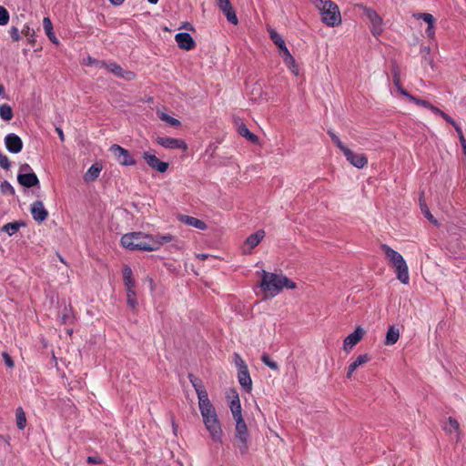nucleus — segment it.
Segmentation results:
<instances>
[{"label":"nucleus","instance_id":"obj_1","mask_svg":"<svg viewBox=\"0 0 466 466\" xmlns=\"http://www.w3.org/2000/svg\"><path fill=\"white\" fill-rule=\"evenodd\" d=\"M198 406L204 424L211 439L216 442H221L223 431L213 404L209 399L205 400L204 398L202 401H199Z\"/></svg>","mask_w":466,"mask_h":466},{"label":"nucleus","instance_id":"obj_2","mask_svg":"<svg viewBox=\"0 0 466 466\" xmlns=\"http://www.w3.org/2000/svg\"><path fill=\"white\" fill-rule=\"evenodd\" d=\"M260 288L264 292L268 293L271 297H275L283 290V288L295 289L297 284L284 275L262 270Z\"/></svg>","mask_w":466,"mask_h":466},{"label":"nucleus","instance_id":"obj_3","mask_svg":"<svg viewBox=\"0 0 466 466\" xmlns=\"http://www.w3.org/2000/svg\"><path fill=\"white\" fill-rule=\"evenodd\" d=\"M380 248L384 251L386 258L389 259L390 266L395 268L397 279L402 284H409V268L403 257L386 244H381Z\"/></svg>","mask_w":466,"mask_h":466},{"label":"nucleus","instance_id":"obj_4","mask_svg":"<svg viewBox=\"0 0 466 466\" xmlns=\"http://www.w3.org/2000/svg\"><path fill=\"white\" fill-rule=\"evenodd\" d=\"M321 15L322 22L328 26L334 27L341 23L339 6L331 0H312Z\"/></svg>","mask_w":466,"mask_h":466},{"label":"nucleus","instance_id":"obj_5","mask_svg":"<svg viewBox=\"0 0 466 466\" xmlns=\"http://www.w3.org/2000/svg\"><path fill=\"white\" fill-rule=\"evenodd\" d=\"M151 235L143 232L127 233L121 238V244L129 250L155 251L156 247H151Z\"/></svg>","mask_w":466,"mask_h":466},{"label":"nucleus","instance_id":"obj_6","mask_svg":"<svg viewBox=\"0 0 466 466\" xmlns=\"http://www.w3.org/2000/svg\"><path fill=\"white\" fill-rule=\"evenodd\" d=\"M248 437L249 433L244 419L236 420V446L238 448L241 454L248 453Z\"/></svg>","mask_w":466,"mask_h":466},{"label":"nucleus","instance_id":"obj_7","mask_svg":"<svg viewBox=\"0 0 466 466\" xmlns=\"http://www.w3.org/2000/svg\"><path fill=\"white\" fill-rule=\"evenodd\" d=\"M17 180L22 186L25 187H31L39 183L35 173L28 164H23L20 167L17 175Z\"/></svg>","mask_w":466,"mask_h":466},{"label":"nucleus","instance_id":"obj_8","mask_svg":"<svg viewBox=\"0 0 466 466\" xmlns=\"http://www.w3.org/2000/svg\"><path fill=\"white\" fill-rule=\"evenodd\" d=\"M363 15L370 23V30L373 35L378 36L383 31V20L381 16L370 7H363Z\"/></svg>","mask_w":466,"mask_h":466},{"label":"nucleus","instance_id":"obj_9","mask_svg":"<svg viewBox=\"0 0 466 466\" xmlns=\"http://www.w3.org/2000/svg\"><path fill=\"white\" fill-rule=\"evenodd\" d=\"M109 151L114 155L116 159L122 166H133L136 164V161L130 153L119 145H112L109 148Z\"/></svg>","mask_w":466,"mask_h":466},{"label":"nucleus","instance_id":"obj_10","mask_svg":"<svg viewBox=\"0 0 466 466\" xmlns=\"http://www.w3.org/2000/svg\"><path fill=\"white\" fill-rule=\"evenodd\" d=\"M343 155L357 168H362L368 164V158L364 154L355 153L349 147L343 152Z\"/></svg>","mask_w":466,"mask_h":466},{"label":"nucleus","instance_id":"obj_11","mask_svg":"<svg viewBox=\"0 0 466 466\" xmlns=\"http://www.w3.org/2000/svg\"><path fill=\"white\" fill-rule=\"evenodd\" d=\"M143 157L147 164L153 169L164 173L168 168V164L167 162L161 161L159 158L156 157L155 154L147 151L143 154Z\"/></svg>","mask_w":466,"mask_h":466},{"label":"nucleus","instance_id":"obj_12","mask_svg":"<svg viewBox=\"0 0 466 466\" xmlns=\"http://www.w3.org/2000/svg\"><path fill=\"white\" fill-rule=\"evenodd\" d=\"M365 334V330L360 327H357L355 330L349 334L343 341V349L346 351L350 350L356 344H358Z\"/></svg>","mask_w":466,"mask_h":466},{"label":"nucleus","instance_id":"obj_13","mask_svg":"<svg viewBox=\"0 0 466 466\" xmlns=\"http://www.w3.org/2000/svg\"><path fill=\"white\" fill-rule=\"evenodd\" d=\"M218 6L232 25H238V19L230 0H218Z\"/></svg>","mask_w":466,"mask_h":466},{"label":"nucleus","instance_id":"obj_14","mask_svg":"<svg viewBox=\"0 0 466 466\" xmlns=\"http://www.w3.org/2000/svg\"><path fill=\"white\" fill-rule=\"evenodd\" d=\"M157 142L165 148H180L187 150V146L182 139L168 137H157Z\"/></svg>","mask_w":466,"mask_h":466},{"label":"nucleus","instance_id":"obj_15","mask_svg":"<svg viewBox=\"0 0 466 466\" xmlns=\"http://www.w3.org/2000/svg\"><path fill=\"white\" fill-rule=\"evenodd\" d=\"M5 143L6 149L13 154H17L21 152L23 148V141L22 139L15 134L10 133L5 136Z\"/></svg>","mask_w":466,"mask_h":466},{"label":"nucleus","instance_id":"obj_16","mask_svg":"<svg viewBox=\"0 0 466 466\" xmlns=\"http://www.w3.org/2000/svg\"><path fill=\"white\" fill-rule=\"evenodd\" d=\"M177 46L184 50H191L195 47L196 43L188 33H177L175 35Z\"/></svg>","mask_w":466,"mask_h":466},{"label":"nucleus","instance_id":"obj_17","mask_svg":"<svg viewBox=\"0 0 466 466\" xmlns=\"http://www.w3.org/2000/svg\"><path fill=\"white\" fill-rule=\"evenodd\" d=\"M101 66L102 67H105L106 69H107L108 71L112 72L114 75L117 76H121V77H124L126 79H132L134 77V73L131 72V71H124L123 68L116 64V63H106V62H101Z\"/></svg>","mask_w":466,"mask_h":466},{"label":"nucleus","instance_id":"obj_18","mask_svg":"<svg viewBox=\"0 0 466 466\" xmlns=\"http://www.w3.org/2000/svg\"><path fill=\"white\" fill-rule=\"evenodd\" d=\"M150 240L151 247H156V250L159 249V248L164 244L177 241V238L169 233L165 235H151Z\"/></svg>","mask_w":466,"mask_h":466},{"label":"nucleus","instance_id":"obj_19","mask_svg":"<svg viewBox=\"0 0 466 466\" xmlns=\"http://www.w3.org/2000/svg\"><path fill=\"white\" fill-rule=\"evenodd\" d=\"M414 17L417 19H422L424 22L428 24V26L425 30V33L429 38H433L435 35V30H434V23L435 19L432 15L429 13H419L414 15Z\"/></svg>","mask_w":466,"mask_h":466},{"label":"nucleus","instance_id":"obj_20","mask_svg":"<svg viewBox=\"0 0 466 466\" xmlns=\"http://www.w3.org/2000/svg\"><path fill=\"white\" fill-rule=\"evenodd\" d=\"M189 380L196 390L198 402L202 401V400L205 398V400L208 399V391L206 390L205 387L203 386L202 380L197 377H195L193 374L188 375Z\"/></svg>","mask_w":466,"mask_h":466},{"label":"nucleus","instance_id":"obj_21","mask_svg":"<svg viewBox=\"0 0 466 466\" xmlns=\"http://www.w3.org/2000/svg\"><path fill=\"white\" fill-rule=\"evenodd\" d=\"M238 380L240 386L246 392H250L252 390V380L249 375L248 368L238 371Z\"/></svg>","mask_w":466,"mask_h":466},{"label":"nucleus","instance_id":"obj_22","mask_svg":"<svg viewBox=\"0 0 466 466\" xmlns=\"http://www.w3.org/2000/svg\"><path fill=\"white\" fill-rule=\"evenodd\" d=\"M178 219H179V221H181L188 226L194 227V228L201 229V230H204L207 228V225L204 221H202L197 218H194V217H190L187 215H179Z\"/></svg>","mask_w":466,"mask_h":466},{"label":"nucleus","instance_id":"obj_23","mask_svg":"<svg viewBox=\"0 0 466 466\" xmlns=\"http://www.w3.org/2000/svg\"><path fill=\"white\" fill-rule=\"evenodd\" d=\"M265 235V231L259 229L247 238L245 244L249 247V249L248 251V253H250L251 249L260 243V241L264 238Z\"/></svg>","mask_w":466,"mask_h":466},{"label":"nucleus","instance_id":"obj_24","mask_svg":"<svg viewBox=\"0 0 466 466\" xmlns=\"http://www.w3.org/2000/svg\"><path fill=\"white\" fill-rule=\"evenodd\" d=\"M43 27L48 39L55 45H59V40L53 31V25L49 17H44Z\"/></svg>","mask_w":466,"mask_h":466},{"label":"nucleus","instance_id":"obj_25","mask_svg":"<svg viewBox=\"0 0 466 466\" xmlns=\"http://www.w3.org/2000/svg\"><path fill=\"white\" fill-rule=\"evenodd\" d=\"M238 131L240 136L247 138L252 144H258V137L251 133L244 123H240V125H238Z\"/></svg>","mask_w":466,"mask_h":466},{"label":"nucleus","instance_id":"obj_26","mask_svg":"<svg viewBox=\"0 0 466 466\" xmlns=\"http://www.w3.org/2000/svg\"><path fill=\"white\" fill-rule=\"evenodd\" d=\"M400 338V329L395 326H390L388 329L385 338V345H393L395 344Z\"/></svg>","mask_w":466,"mask_h":466},{"label":"nucleus","instance_id":"obj_27","mask_svg":"<svg viewBox=\"0 0 466 466\" xmlns=\"http://www.w3.org/2000/svg\"><path fill=\"white\" fill-rule=\"evenodd\" d=\"M230 410L232 412V416L235 420H242V414H241V404L238 398V395H236L235 398L230 401Z\"/></svg>","mask_w":466,"mask_h":466},{"label":"nucleus","instance_id":"obj_28","mask_svg":"<svg viewBox=\"0 0 466 466\" xmlns=\"http://www.w3.org/2000/svg\"><path fill=\"white\" fill-rule=\"evenodd\" d=\"M31 212L35 220L38 222L44 221L48 215L45 206H32Z\"/></svg>","mask_w":466,"mask_h":466},{"label":"nucleus","instance_id":"obj_29","mask_svg":"<svg viewBox=\"0 0 466 466\" xmlns=\"http://www.w3.org/2000/svg\"><path fill=\"white\" fill-rule=\"evenodd\" d=\"M124 285L127 289H135V280L133 279L132 269L128 266L123 268Z\"/></svg>","mask_w":466,"mask_h":466},{"label":"nucleus","instance_id":"obj_30","mask_svg":"<svg viewBox=\"0 0 466 466\" xmlns=\"http://www.w3.org/2000/svg\"><path fill=\"white\" fill-rule=\"evenodd\" d=\"M442 428L447 433L451 434L455 431L458 436L460 434V424L458 420L452 417L448 418V421L443 423Z\"/></svg>","mask_w":466,"mask_h":466},{"label":"nucleus","instance_id":"obj_31","mask_svg":"<svg viewBox=\"0 0 466 466\" xmlns=\"http://www.w3.org/2000/svg\"><path fill=\"white\" fill-rule=\"evenodd\" d=\"M25 223L23 221L17 220L14 222L7 223L4 225L1 228L3 232L7 233L9 236L14 235L16 233L21 227H24Z\"/></svg>","mask_w":466,"mask_h":466},{"label":"nucleus","instance_id":"obj_32","mask_svg":"<svg viewBox=\"0 0 466 466\" xmlns=\"http://www.w3.org/2000/svg\"><path fill=\"white\" fill-rule=\"evenodd\" d=\"M101 171V167H99L96 164L92 165L85 174L86 181H93L98 177Z\"/></svg>","mask_w":466,"mask_h":466},{"label":"nucleus","instance_id":"obj_33","mask_svg":"<svg viewBox=\"0 0 466 466\" xmlns=\"http://www.w3.org/2000/svg\"><path fill=\"white\" fill-rule=\"evenodd\" d=\"M14 116L12 107L7 104L0 105V118L4 121H10Z\"/></svg>","mask_w":466,"mask_h":466},{"label":"nucleus","instance_id":"obj_34","mask_svg":"<svg viewBox=\"0 0 466 466\" xmlns=\"http://www.w3.org/2000/svg\"><path fill=\"white\" fill-rule=\"evenodd\" d=\"M16 426L19 430H24L26 425L25 413L22 407L15 410Z\"/></svg>","mask_w":466,"mask_h":466},{"label":"nucleus","instance_id":"obj_35","mask_svg":"<svg viewBox=\"0 0 466 466\" xmlns=\"http://www.w3.org/2000/svg\"><path fill=\"white\" fill-rule=\"evenodd\" d=\"M393 83L397 88V90L404 96L408 97L410 93H408L400 85V78L399 75V71L397 68L393 70Z\"/></svg>","mask_w":466,"mask_h":466},{"label":"nucleus","instance_id":"obj_36","mask_svg":"<svg viewBox=\"0 0 466 466\" xmlns=\"http://www.w3.org/2000/svg\"><path fill=\"white\" fill-rule=\"evenodd\" d=\"M370 360V357L369 354H361L359 355L356 360L350 364L351 367V370H357L360 366L367 363Z\"/></svg>","mask_w":466,"mask_h":466},{"label":"nucleus","instance_id":"obj_37","mask_svg":"<svg viewBox=\"0 0 466 466\" xmlns=\"http://www.w3.org/2000/svg\"><path fill=\"white\" fill-rule=\"evenodd\" d=\"M283 62L293 75L298 76L299 74V66L297 65L293 56L288 57L287 59L283 60Z\"/></svg>","mask_w":466,"mask_h":466},{"label":"nucleus","instance_id":"obj_38","mask_svg":"<svg viewBox=\"0 0 466 466\" xmlns=\"http://www.w3.org/2000/svg\"><path fill=\"white\" fill-rule=\"evenodd\" d=\"M269 35H270L271 40L274 42V44L278 46V48L279 50L281 48H283L284 46H286V43H285L284 39L276 31L270 30Z\"/></svg>","mask_w":466,"mask_h":466},{"label":"nucleus","instance_id":"obj_39","mask_svg":"<svg viewBox=\"0 0 466 466\" xmlns=\"http://www.w3.org/2000/svg\"><path fill=\"white\" fill-rule=\"evenodd\" d=\"M127 301L130 308L135 309L137 306V300L136 299V291L134 289H127Z\"/></svg>","mask_w":466,"mask_h":466},{"label":"nucleus","instance_id":"obj_40","mask_svg":"<svg viewBox=\"0 0 466 466\" xmlns=\"http://www.w3.org/2000/svg\"><path fill=\"white\" fill-rule=\"evenodd\" d=\"M421 213L424 215V217L434 226H439V221L435 218V217L432 215L431 211L429 208V206H420Z\"/></svg>","mask_w":466,"mask_h":466},{"label":"nucleus","instance_id":"obj_41","mask_svg":"<svg viewBox=\"0 0 466 466\" xmlns=\"http://www.w3.org/2000/svg\"><path fill=\"white\" fill-rule=\"evenodd\" d=\"M328 135L342 153L348 148L332 130H329Z\"/></svg>","mask_w":466,"mask_h":466},{"label":"nucleus","instance_id":"obj_42","mask_svg":"<svg viewBox=\"0 0 466 466\" xmlns=\"http://www.w3.org/2000/svg\"><path fill=\"white\" fill-rule=\"evenodd\" d=\"M261 361L273 370H277L279 369L278 363L272 360L267 353L262 354Z\"/></svg>","mask_w":466,"mask_h":466},{"label":"nucleus","instance_id":"obj_43","mask_svg":"<svg viewBox=\"0 0 466 466\" xmlns=\"http://www.w3.org/2000/svg\"><path fill=\"white\" fill-rule=\"evenodd\" d=\"M407 98L410 101L415 103L416 105L423 106V107L428 108V109L430 108V106L431 105L429 101L418 98V97H416V96H412L410 94L409 95V96Z\"/></svg>","mask_w":466,"mask_h":466},{"label":"nucleus","instance_id":"obj_44","mask_svg":"<svg viewBox=\"0 0 466 466\" xmlns=\"http://www.w3.org/2000/svg\"><path fill=\"white\" fill-rule=\"evenodd\" d=\"M234 362L238 370L248 369V365L238 353H234Z\"/></svg>","mask_w":466,"mask_h":466},{"label":"nucleus","instance_id":"obj_45","mask_svg":"<svg viewBox=\"0 0 466 466\" xmlns=\"http://www.w3.org/2000/svg\"><path fill=\"white\" fill-rule=\"evenodd\" d=\"M161 120L166 121L173 127H177L180 125L179 120L168 116L167 114L162 113L160 116Z\"/></svg>","mask_w":466,"mask_h":466},{"label":"nucleus","instance_id":"obj_46","mask_svg":"<svg viewBox=\"0 0 466 466\" xmlns=\"http://www.w3.org/2000/svg\"><path fill=\"white\" fill-rule=\"evenodd\" d=\"M9 21V13L7 12V10L3 7V6H0V25H5L8 23Z\"/></svg>","mask_w":466,"mask_h":466},{"label":"nucleus","instance_id":"obj_47","mask_svg":"<svg viewBox=\"0 0 466 466\" xmlns=\"http://www.w3.org/2000/svg\"><path fill=\"white\" fill-rule=\"evenodd\" d=\"M0 167L4 169H8L10 167V162L6 156L0 153Z\"/></svg>","mask_w":466,"mask_h":466},{"label":"nucleus","instance_id":"obj_48","mask_svg":"<svg viewBox=\"0 0 466 466\" xmlns=\"http://www.w3.org/2000/svg\"><path fill=\"white\" fill-rule=\"evenodd\" d=\"M21 34H23L26 37H33L35 35V31L28 25H24Z\"/></svg>","mask_w":466,"mask_h":466},{"label":"nucleus","instance_id":"obj_49","mask_svg":"<svg viewBox=\"0 0 466 466\" xmlns=\"http://www.w3.org/2000/svg\"><path fill=\"white\" fill-rule=\"evenodd\" d=\"M2 356L7 367L13 368L15 366L14 360L7 352H3Z\"/></svg>","mask_w":466,"mask_h":466},{"label":"nucleus","instance_id":"obj_50","mask_svg":"<svg viewBox=\"0 0 466 466\" xmlns=\"http://www.w3.org/2000/svg\"><path fill=\"white\" fill-rule=\"evenodd\" d=\"M10 35L12 37V39L14 41H18L20 40V33H19V30L18 28L13 26L11 29H10Z\"/></svg>","mask_w":466,"mask_h":466},{"label":"nucleus","instance_id":"obj_51","mask_svg":"<svg viewBox=\"0 0 466 466\" xmlns=\"http://www.w3.org/2000/svg\"><path fill=\"white\" fill-rule=\"evenodd\" d=\"M1 190L4 193H12L13 192V187L6 181H4L1 184Z\"/></svg>","mask_w":466,"mask_h":466},{"label":"nucleus","instance_id":"obj_52","mask_svg":"<svg viewBox=\"0 0 466 466\" xmlns=\"http://www.w3.org/2000/svg\"><path fill=\"white\" fill-rule=\"evenodd\" d=\"M279 54L283 60L287 59L288 57L292 56V55L290 54V52L289 51L287 46H284L283 48H281L279 50Z\"/></svg>","mask_w":466,"mask_h":466},{"label":"nucleus","instance_id":"obj_53","mask_svg":"<svg viewBox=\"0 0 466 466\" xmlns=\"http://www.w3.org/2000/svg\"><path fill=\"white\" fill-rule=\"evenodd\" d=\"M429 109L438 116H441L442 115H444V112L442 110H441L440 108H438L432 105H431Z\"/></svg>","mask_w":466,"mask_h":466},{"label":"nucleus","instance_id":"obj_54","mask_svg":"<svg viewBox=\"0 0 466 466\" xmlns=\"http://www.w3.org/2000/svg\"><path fill=\"white\" fill-rule=\"evenodd\" d=\"M441 117L446 121L448 122L449 124L452 125V126H455L457 123L450 116H448L446 113H444V115L441 116Z\"/></svg>","mask_w":466,"mask_h":466},{"label":"nucleus","instance_id":"obj_55","mask_svg":"<svg viewBox=\"0 0 466 466\" xmlns=\"http://www.w3.org/2000/svg\"><path fill=\"white\" fill-rule=\"evenodd\" d=\"M460 143L462 147L464 155H466V139H465L464 136H461Z\"/></svg>","mask_w":466,"mask_h":466},{"label":"nucleus","instance_id":"obj_56","mask_svg":"<svg viewBox=\"0 0 466 466\" xmlns=\"http://www.w3.org/2000/svg\"><path fill=\"white\" fill-rule=\"evenodd\" d=\"M87 462L88 463H100L101 462V460L97 457H88L87 458Z\"/></svg>","mask_w":466,"mask_h":466},{"label":"nucleus","instance_id":"obj_57","mask_svg":"<svg viewBox=\"0 0 466 466\" xmlns=\"http://www.w3.org/2000/svg\"><path fill=\"white\" fill-rule=\"evenodd\" d=\"M56 132L58 134V137H59L60 140L64 141L65 140V135H64L63 130L60 127H56Z\"/></svg>","mask_w":466,"mask_h":466},{"label":"nucleus","instance_id":"obj_58","mask_svg":"<svg viewBox=\"0 0 466 466\" xmlns=\"http://www.w3.org/2000/svg\"><path fill=\"white\" fill-rule=\"evenodd\" d=\"M453 127H454V128H455V130H456V132H457V134L459 136V139H460L461 136H464L463 133H462V130H461V127L458 124H456Z\"/></svg>","mask_w":466,"mask_h":466},{"label":"nucleus","instance_id":"obj_59","mask_svg":"<svg viewBox=\"0 0 466 466\" xmlns=\"http://www.w3.org/2000/svg\"><path fill=\"white\" fill-rule=\"evenodd\" d=\"M197 258L200 260H205L206 258H208V254H204V253H200V254H197Z\"/></svg>","mask_w":466,"mask_h":466},{"label":"nucleus","instance_id":"obj_60","mask_svg":"<svg viewBox=\"0 0 466 466\" xmlns=\"http://www.w3.org/2000/svg\"><path fill=\"white\" fill-rule=\"evenodd\" d=\"M355 370H351V367H350V366H349V368H348V372H347V378H348V379H350V378H351V376H352V374H353V372H354Z\"/></svg>","mask_w":466,"mask_h":466},{"label":"nucleus","instance_id":"obj_61","mask_svg":"<svg viewBox=\"0 0 466 466\" xmlns=\"http://www.w3.org/2000/svg\"><path fill=\"white\" fill-rule=\"evenodd\" d=\"M94 64H97V65L101 66V62H98L94 58L88 57V65H94Z\"/></svg>","mask_w":466,"mask_h":466},{"label":"nucleus","instance_id":"obj_62","mask_svg":"<svg viewBox=\"0 0 466 466\" xmlns=\"http://www.w3.org/2000/svg\"><path fill=\"white\" fill-rule=\"evenodd\" d=\"M125 0H110V2L115 5H120Z\"/></svg>","mask_w":466,"mask_h":466},{"label":"nucleus","instance_id":"obj_63","mask_svg":"<svg viewBox=\"0 0 466 466\" xmlns=\"http://www.w3.org/2000/svg\"><path fill=\"white\" fill-rule=\"evenodd\" d=\"M0 95L1 96H4L5 95V87L3 85L0 84Z\"/></svg>","mask_w":466,"mask_h":466},{"label":"nucleus","instance_id":"obj_64","mask_svg":"<svg viewBox=\"0 0 466 466\" xmlns=\"http://www.w3.org/2000/svg\"><path fill=\"white\" fill-rule=\"evenodd\" d=\"M150 4L156 5L158 0H147Z\"/></svg>","mask_w":466,"mask_h":466}]
</instances>
